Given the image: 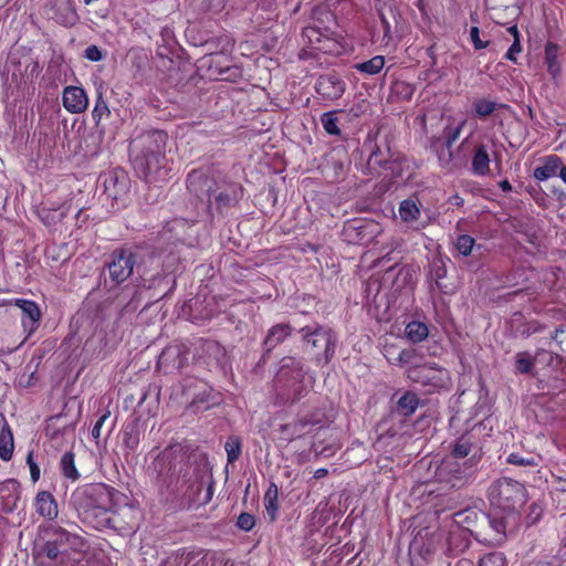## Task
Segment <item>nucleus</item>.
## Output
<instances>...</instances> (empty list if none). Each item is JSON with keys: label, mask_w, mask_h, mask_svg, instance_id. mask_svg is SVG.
Instances as JSON below:
<instances>
[{"label": "nucleus", "mask_w": 566, "mask_h": 566, "mask_svg": "<svg viewBox=\"0 0 566 566\" xmlns=\"http://www.w3.org/2000/svg\"><path fill=\"white\" fill-rule=\"evenodd\" d=\"M187 190L199 200L207 199V211L213 217L226 216L237 208L245 189L228 176H217L203 168L192 169L186 179Z\"/></svg>", "instance_id": "nucleus-1"}, {"label": "nucleus", "mask_w": 566, "mask_h": 566, "mask_svg": "<svg viewBox=\"0 0 566 566\" xmlns=\"http://www.w3.org/2000/svg\"><path fill=\"white\" fill-rule=\"evenodd\" d=\"M168 134L163 129H148L129 145V158L136 174L146 182L160 179L166 165Z\"/></svg>", "instance_id": "nucleus-2"}, {"label": "nucleus", "mask_w": 566, "mask_h": 566, "mask_svg": "<svg viewBox=\"0 0 566 566\" xmlns=\"http://www.w3.org/2000/svg\"><path fill=\"white\" fill-rule=\"evenodd\" d=\"M312 23L302 32L304 48L300 56H315L318 53L338 55L343 51L340 36L334 31L336 17L325 3L315 6L311 15Z\"/></svg>", "instance_id": "nucleus-3"}, {"label": "nucleus", "mask_w": 566, "mask_h": 566, "mask_svg": "<svg viewBox=\"0 0 566 566\" xmlns=\"http://www.w3.org/2000/svg\"><path fill=\"white\" fill-rule=\"evenodd\" d=\"M86 547V541L57 525H49L40 530L38 555L50 560L64 562L71 552L81 553Z\"/></svg>", "instance_id": "nucleus-4"}, {"label": "nucleus", "mask_w": 566, "mask_h": 566, "mask_svg": "<svg viewBox=\"0 0 566 566\" xmlns=\"http://www.w3.org/2000/svg\"><path fill=\"white\" fill-rule=\"evenodd\" d=\"M304 378L302 361L294 357H284L273 380L276 401L286 405L302 399L307 394Z\"/></svg>", "instance_id": "nucleus-5"}, {"label": "nucleus", "mask_w": 566, "mask_h": 566, "mask_svg": "<svg viewBox=\"0 0 566 566\" xmlns=\"http://www.w3.org/2000/svg\"><path fill=\"white\" fill-rule=\"evenodd\" d=\"M302 336L303 349L313 355L315 360L328 364L336 352L337 335L327 325L315 323L298 329Z\"/></svg>", "instance_id": "nucleus-6"}, {"label": "nucleus", "mask_w": 566, "mask_h": 566, "mask_svg": "<svg viewBox=\"0 0 566 566\" xmlns=\"http://www.w3.org/2000/svg\"><path fill=\"white\" fill-rule=\"evenodd\" d=\"M488 497L492 506L514 514L525 505L528 494L524 484L510 478H501L490 485Z\"/></svg>", "instance_id": "nucleus-7"}, {"label": "nucleus", "mask_w": 566, "mask_h": 566, "mask_svg": "<svg viewBox=\"0 0 566 566\" xmlns=\"http://www.w3.org/2000/svg\"><path fill=\"white\" fill-rule=\"evenodd\" d=\"M122 493L115 488L105 483L90 484L76 490L72 497L83 507L85 513L92 511L94 514L104 513L111 515L117 506Z\"/></svg>", "instance_id": "nucleus-8"}, {"label": "nucleus", "mask_w": 566, "mask_h": 566, "mask_svg": "<svg viewBox=\"0 0 566 566\" xmlns=\"http://www.w3.org/2000/svg\"><path fill=\"white\" fill-rule=\"evenodd\" d=\"M407 377L413 382L430 387L432 390L448 388L451 381L449 370L436 363L410 366L407 369Z\"/></svg>", "instance_id": "nucleus-9"}, {"label": "nucleus", "mask_w": 566, "mask_h": 566, "mask_svg": "<svg viewBox=\"0 0 566 566\" xmlns=\"http://www.w3.org/2000/svg\"><path fill=\"white\" fill-rule=\"evenodd\" d=\"M105 265L108 270L111 281L119 285L127 281L133 274L136 265V254L129 248L115 249Z\"/></svg>", "instance_id": "nucleus-10"}, {"label": "nucleus", "mask_w": 566, "mask_h": 566, "mask_svg": "<svg viewBox=\"0 0 566 566\" xmlns=\"http://www.w3.org/2000/svg\"><path fill=\"white\" fill-rule=\"evenodd\" d=\"M475 453L463 464H460L458 460L450 457L446 458L440 467L438 468V476L440 480L451 484L452 488L461 486L468 476L473 473V469L476 465Z\"/></svg>", "instance_id": "nucleus-11"}, {"label": "nucleus", "mask_w": 566, "mask_h": 566, "mask_svg": "<svg viewBox=\"0 0 566 566\" xmlns=\"http://www.w3.org/2000/svg\"><path fill=\"white\" fill-rule=\"evenodd\" d=\"M506 520L496 514L484 515L479 528L475 531V537L480 543L488 546H497L506 539Z\"/></svg>", "instance_id": "nucleus-12"}, {"label": "nucleus", "mask_w": 566, "mask_h": 566, "mask_svg": "<svg viewBox=\"0 0 566 566\" xmlns=\"http://www.w3.org/2000/svg\"><path fill=\"white\" fill-rule=\"evenodd\" d=\"M346 82L336 73L319 75L315 82V92L325 101H337L346 91Z\"/></svg>", "instance_id": "nucleus-13"}, {"label": "nucleus", "mask_w": 566, "mask_h": 566, "mask_svg": "<svg viewBox=\"0 0 566 566\" xmlns=\"http://www.w3.org/2000/svg\"><path fill=\"white\" fill-rule=\"evenodd\" d=\"M29 337L15 323L0 322V355H8L20 348Z\"/></svg>", "instance_id": "nucleus-14"}, {"label": "nucleus", "mask_w": 566, "mask_h": 566, "mask_svg": "<svg viewBox=\"0 0 566 566\" xmlns=\"http://www.w3.org/2000/svg\"><path fill=\"white\" fill-rule=\"evenodd\" d=\"M14 305L22 311L21 325L25 337L32 336L39 328L42 317L39 305L32 300L15 298Z\"/></svg>", "instance_id": "nucleus-15"}, {"label": "nucleus", "mask_w": 566, "mask_h": 566, "mask_svg": "<svg viewBox=\"0 0 566 566\" xmlns=\"http://www.w3.org/2000/svg\"><path fill=\"white\" fill-rule=\"evenodd\" d=\"M192 227L185 218H174L172 220L166 222L163 230L158 233V240L163 242H169L174 245L178 243H185L188 234V231Z\"/></svg>", "instance_id": "nucleus-16"}, {"label": "nucleus", "mask_w": 566, "mask_h": 566, "mask_svg": "<svg viewBox=\"0 0 566 566\" xmlns=\"http://www.w3.org/2000/svg\"><path fill=\"white\" fill-rule=\"evenodd\" d=\"M62 104L70 114H82L88 107V96L82 86L69 85L63 88Z\"/></svg>", "instance_id": "nucleus-17"}, {"label": "nucleus", "mask_w": 566, "mask_h": 566, "mask_svg": "<svg viewBox=\"0 0 566 566\" xmlns=\"http://www.w3.org/2000/svg\"><path fill=\"white\" fill-rule=\"evenodd\" d=\"M187 353L179 345L165 347L157 360V367L166 373L179 370L187 364Z\"/></svg>", "instance_id": "nucleus-18"}, {"label": "nucleus", "mask_w": 566, "mask_h": 566, "mask_svg": "<svg viewBox=\"0 0 566 566\" xmlns=\"http://www.w3.org/2000/svg\"><path fill=\"white\" fill-rule=\"evenodd\" d=\"M107 526L118 531H133L137 525L136 510L130 505L115 507L111 515L105 518Z\"/></svg>", "instance_id": "nucleus-19"}, {"label": "nucleus", "mask_w": 566, "mask_h": 566, "mask_svg": "<svg viewBox=\"0 0 566 566\" xmlns=\"http://www.w3.org/2000/svg\"><path fill=\"white\" fill-rule=\"evenodd\" d=\"M440 535L432 534L430 536H422L418 534L415 536L409 546V556L413 563L416 556L422 558L424 562H429L437 551V543L440 539Z\"/></svg>", "instance_id": "nucleus-20"}, {"label": "nucleus", "mask_w": 566, "mask_h": 566, "mask_svg": "<svg viewBox=\"0 0 566 566\" xmlns=\"http://www.w3.org/2000/svg\"><path fill=\"white\" fill-rule=\"evenodd\" d=\"M398 166H400L399 157L395 159L385 158L382 151L377 145L370 153L369 158L367 160L368 169L378 175L386 172L390 174L391 177H399L400 172L397 170Z\"/></svg>", "instance_id": "nucleus-21"}, {"label": "nucleus", "mask_w": 566, "mask_h": 566, "mask_svg": "<svg viewBox=\"0 0 566 566\" xmlns=\"http://www.w3.org/2000/svg\"><path fill=\"white\" fill-rule=\"evenodd\" d=\"M51 18L63 27H73L78 15L73 0H51Z\"/></svg>", "instance_id": "nucleus-22"}, {"label": "nucleus", "mask_w": 566, "mask_h": 566, "mask_svg": "<svg viewBox=\"0 0 566 566\" xmlns=\"http://www.w3.org/2000/svg\"><path fill=\"white\" fill-rule=\"evenodd\" d=\"M105 192L114 200H123L129 192L130 181L124 171H113L104 180Z\"/></svg>", "instance_id": "nucleus-23"}, {"label": "nucleus", "mask_w": 566, "mask_h": 566, "mask_svg": "<svg viewBox=\"0 0 566 566\" xmlns=\"http://www.w3.org/2000/svg\"><path fill=\"white\" fill-rule=\"evenodd\" d=\"M485 8L491 19L501 25L509 24L517 15L515 6L507 4L503 0H485Z\"/></svg>", "instance_id": "nucleus-24"}, {"label": "nucleus", "mask_w": 566, "mask_h": 566, "mask_svg": "<svg viewBox=\"0 0 566 566\" xmlns=\"http://www.w3.org/2000/svg\"><path fill=\"white\" fill-rule=\"evenodd\" d=\"M509 106L503 103H497L488 97H476L472 101L470 115L478 120L489 119L496 111L507 108Z\"/></svg>", "instance_id": "nucleus-25"}, {"label": "nucleus", "mask_w": 566, "mask_h": 566, "mask_svg": "<svg viewBox=\"0 0 566 566\" xmlns=\"http://www.w3.org/2000/svg\"><path fill=\"white\" fill-rule=\"evenodd\" d=\"M34 507L36 513L48 521H54L57 517V503L49 491L38 492L34 500Z\"/></svg>", "instance_id": "nucleus-26"}, {"label": "nucleus", "mask_w": 566, "mask_h": 566, "mask_svg": "<svg viewBox=\"0 0 566 566\" xmlns=\"http://www.w3.org/2000/svg\"><path fill=\"white\" fill-rule=\"evenodd\" d=\"M222 57L223 56L219 54L211 55L210 69L213 66L216 67V71H213L211 74L219 76L221 81L237 82L240 80L243 76L242 69L235 64H227L222 66L220 62Z\"/></svg>", "instance_id": "nucleus-27"}, {"label": "nucleus", "mask_w": 566, "mask_h": 566, "mask_svg": "<svg viewBox=\"0 0 566 566\" xmlns=\"http://www.w3.org/2000/svg\"><path fill=\"white\" fill-rule=\"evenodd\" d=\"M536 361L538 363H547L548 365H555L557 366L559 370V375L555 377V379L559 382L556 385V388H560L566 386V359L558 355L554 354L552 352H548L546 349H538L535 354Z\"/></svg>", "instance_id": "nucleus-28"}, {"label": "nucleus", "mask_w": 566, "mask_h": 566, "mask_svg": "<svg viewBox=\"0 0 566 566\" xmlns=\"http://www.w3.org/2000/svg\"><path fill=\"white\" fill-rule=\"evenodd\" d=\"M293 328L290 324L273 325L263 342V347L266 353L273 350L277 345L282 344L289 336H291Z\"/></svg>", "instance_id": "nucleus-29"}, {"label": "nucleus", "mask_w": 566, "mask_h": 566, "mask_svg": "<svg viewBox=\"0 0 566 566\" xmlns=\"http://www.w3.org/2000/svg\"><path fill=\"white\" fill-rule=\"evenodd\" d=\"M562 158L557 155H548L542 158V165L537 166L533 171V177L538 181H545L557 176L560 168Z\"/></svg>", "instance_id": "nucleus-30"}, {"label": "nucleus", "mask_w": 566, "mask_h": 566, "mask_svg": "<svg viewBox=\"0 0 566 566\" xmlns=\"http://www.w3.org/2000/svg\"><path fill=\"white\" fill-rule=\"evenodd\" d=\"M13 433L6 418L2 417L0 428V459L6 462L10 461L13 455Z\"/></svg>", "instance_id": "nucleus-31"}, {"label": "nucleus", "mask_w": 566, "mask_h": 566, "mask_svg": "<svg viewBox=\"0 0 566 566\" xmlns=\"http://www.w3.org/2000/svg\"><path fill=\"white\" fill-rule=\"evenodd\" d=\"M490 155L488 147L484 144H480L475 147L471 169L476 176H486L490 172Z\"/></svg>", "instance_id": "nucleus-32"}, {"label": "nucleus", "mask_w": 566, "mask_h": 566, "mask_svg": "<svg viewBox=\"0 0 566 566\" xmlns=\"http://www.w3.org/2000/svg\"><path fill=\"white\" fill-rule=\"evenodd\" d=\"M69 210V208L64 207L61 209L41 207L38 210V216L46 228L55 230L67 216Z\"/></svg>", "instance_id": "nucleus-33"}, {"label": "nucleus", "mask_w": 566, "mask_h": 566, "mask_svg": "<svg viewBox=\"0 0 566 566\" xmlns=\"http://www.w3.org/2000/svg\"><path fill=\"white\" fill-rule=\"evenodd\" d=\"M310 426H313L311 421L306 419H297L282 424L280 431L284 440L293 441L308 433L307 427Z\"/></svg>", "instance_id": "nucleus-34"}, {"label": "nucleus", "mask_w": 566, "mask_h": 566, "mask_svg": "<svg viewBox=\"0 0 566 566\" xmlns=\"http://www.w3.org/2000/svg\"><path fill=\"white\" fill-rule=\"evenodd\" d=\"M420 399L413 391H406L396 403V412L402 417H410L418 409Z\"/></svg>", "instance_id": "nucleus-35"}, {"label": "nucleus", "mask_w": 566, "mask_h": 566, "mask_svg": "<svg viewBox=\"0 0 566 566\" xmlns=\"http://www.w3.org/2000/svg\"><path fill=\"white\" fill-rule=\"evenodd\" d=\"M420 202L417 197H409L399 203L400 219L406 223L415 222L420 217Z\"/></svg>", "instance_id": "nucleus-36"}, {"label": "nucleus", "mask_w": 566, "mask_h": 566, "mask_svg": "<svg viewBox=\"0 0 566 566\" xmlns=\"http://www.w3.org/2000/svg\"><path fill=\"white\" fill-rule=\"evenodd\" d=\"M0 496L6 500V510L12 511L19 500V483L14 479H8L0 484Z\"/></svg>", "instance_id": "nucleus-37"}, {"label": "nucleus", "mask_w": 566, "mask_h": 566, "mask_svg": "<svg viewBox=\"0 0 566 566\" xmlns=\"http://www.w3.org/2000/svg\"><path fill=\"white\" fill-rule=\"evenodd\" d=\"M473 447V437L469 433H464L454 441L450 452V458L455 460H463L470 455Z\"/></svg>", "instance_id": "nucleus-38"}, {"label": "nucleus", "mask_w": 566, "mask_h": 566, "mask_svg": "<svg viewBox=\"0 0 566 566\" xmlns=\"http://www.w3.org/2000/svg\"><path fill=\"white\" fill-rule=\"evenodd\" d=\"M542 455L535 452H527L523 454L521 452H511L506 458V463L517 467H538L542 462Z\"/></svg>", "instance_id": "nucleus-39"}, {"label": "nucleus", "mask_w": 566, "mask_h": 566, "mask_svg": "<svg viewBox=\"0 0 566 566\" xmlns=\"http://www.w3.org/2000/svg\"><path fill=\"white\" fill-rule=\"evenodd\" d=\"M60 471L61 474L71 482H76L81 478V474L75 465V454L72 451H67L62 454L60 461Z\"/></svg>", "instance_id": "nucleus-40"}, {"label": "nucleus", "mask_w": 566, "mask_h": 566, "mask_svg": "<svg viewBox=\"0 0 566 566\" xmlns=\"http://www.w3.org/2000/svg\"><path fill=\"white\" fill-rule=\"evenodd\" d=\"M364 232V222L361 220H352L345 224L343 235L348 243L358 244L365 239Z\"/></svg>", "instance_id": "nucleus-41"}, {"label": "nucleus", "mask_w": 566, "mask_h": 566, "mask_svg": "<svg viewBox=\"0 0 566 566\" xmlns=\"http://www.w3.org/2000/svg\"><path fill=\"white\" fill-rule=\"evenodd\" d=\"M559 46L556 43L547 42L545 45V63L547 72L555 78L560 74V64L558 62Z\"/></svg>", "instance_id": "nucleus-42"}, {"label": "nucleus", "mask_w": 566, "mask_h": 566, "mask_svg": "<svg viewBox=\"0 0 566 566\" xmlns=\"http://www.w3.org/2000/svg\"><path fill=\"white\" fill-rule=\"evenodd\" d=\"M167 280V276L165 274H160V273H157L156 275H154L150 280H145L143 279V284L139 286V293L143 294L144 290L146 291H151L154 290V292L151 294H149V300L151 302H157L164 297L167 296V293H158L156 292V290L163 284L165 283Z\"/></svg>", "instance_id": "nucleus-43"}, {"label": "nucleus", "mask_w": 566, "mask_h": 566, "mask_svg": "<svg viewBox=\"0 0 566 566\" xmlns=\"http://www.w3.org/2000/svg\"><path fill=\"white\" fill-rule=\"evenodd\" d=\"M468 547V541L460 532H451L446 538L444 554L453 557Z\"/></svg>", "instance_id": "nucleus-44"}, {"label": "nucleus", "mask_w": 566, "mask_h": 566, "mask_svg": "<svg viewBox=\"0 0 566 566\" xmlns=\"http://www.w3.org/2000/svg\"><path fill=\"white\" fill-rule=\"evenodd\" d=\"M385 57L382 55H375L371 59L354 64V69L369 76L377 75L385 66Z\"/></svg>", "instance_id": "nucleus-45"}, {"label": "nucleus", "mask_w": 566, "mask_h": 566, "mask_svg": "<svg viewBox=\"0 0 566 566\" xmlns=\"http://www.w3.org/2000/svg\"><path fill=\"white\" fill-rule=\"evenodd\" d=\"M405 333L411 343L417 344L428 337L429 329L424 323L419 321H411L407 324Z\"/></svg>", "instance_id": "nucleus-46"}, {"label": "nucleus", "mask_w": 566, "mask_h": 566, "mask_svg": "<svg viewBox=\"0 0 566 566\" xmlns=\"http://www.w3.org/2000/svg\"><path fill=\"white\" fill-rule=\"evenodd\" d=\"M422 356L416 348H407L401 349L397 353V357H392L395 360V366L403 367V366H413L420 365Z\"/></svg>", "instance_id": "nucleus-47"}, {"label": "nucleus", "mask_w": 566, "mask_h": 566, "mask_svg": "<svg viewBox=\"0 0 566 566\" xmlns=\"http://www.w3.org/2000/svg\"><path fill=\"white\" fill-rule=\"evenodd\" d=\"M111 116V111L106 99L104 98L103 91L99 88L96 92V98L94 108L92 111V118L95 125H99L103 118H107Z\"/></svg>", "instance_id": "nucleus-48"}, {"label": "nucleus", "mask_w": 566, "mask_h": 566, "mask_svg": "<svg viewBox=\"0 0 566 566\" xmlns=\"http://www.w3.org/2000/svg\"><path fill=\"white\" fill-rule=\"evenodd\" d=\"M277 496V486L274 483H271V485L269 486L264 494V506L271 521H274L276 518V514L279 511Z\"/></svg>", "instance_id": "nucleus-49"}, {"label": "nucleus", "mask_w": 566, "mask_h": 566, "mask_svg": "<svg viewBox=\"0 0 566 566\" xmlns=\"http://www.w3.org/2000/svg\"><path fill=\"white\" fill-rule=\"evenodd\" d=\"M467 124V119H462L458 125H447L443 128L442 137L444 139L446 148L449 150V155L451 156V148L457 139L460 137L464 126Z\"/></svg>", "instance_id": "nucleus-50"}, {"label": "nucleus", "mask_w": 566, "mask_h": 566, "mask_svg": "<svg viewBox=\"0 0 566 566\" xmlns=\"http://www.w3.org/2000/svg\"><path fill=\"white\" fill-rule=\"evenodd\" d=\"M139 430L136 424H127L123 429V446L126 450L134 452L139 446Z\"/></svg>", "instance_id": "nucleus-51"}, {"label": "nucleus", "mask_w": 566, "mask_h": 566, "mask_svg": "<svg viewBox=\"0 0 566 566\" xmlns=\"http://www.w3.org/2000/svg\"><path fill=\"white\" fill-rule=\"evenodd\" d=\"M337 111L325 112L321 115V123L324 130L328 135L339 136L340 129L338 127Z\"/></svg>", "instance_id": "nucleus-52"}, {"label": "nucleus", "mask_w": 566, "mask_h": 566, "mask_svg": "<svg viewBox=\"0 0 566 566\" xmlns=\"http://www.w3.org/2000/svg\"><path fill=\"white\" fill-rule=\"evenodd\" d=\"M391 94L402 101L411 99L415 88L406 81H396L391 85Z\"/></svg>", "instance_id": "nucleus-53"}, {"label": "nucleus", "mask_w": 566, "mask_h": 566, "mask_svg": "<svg viewBox=\"0 0 566 566\" xmlns=\"http://www.w3.org/2000/svg\"><path fill=\"white\" fill-rule=\"evenodd\" d=\"M478 566H507V559L502 552H491L480 557Z\"/></svg>", "instance_id": "nucleus-54"}, {"label": "nucleus", "mask_w": 566, "mask_h": 566, "mask_svg": "<svg viewBox=\"0 0 566 566\" xmlns=\"http://www.w3.org/2000/svg\"><path fill=\"white\" fill-rule=\"evenodd\" d=\"M475 240L469 234L458 235L454 248L462 256H469L472 253Z\"/></svg>", "instance_id": "nucleus-55"}, {"label": "nucleus", "mask_w": 566, "mask_h": 566, "mask_svg": "<svg viewBox=\"0 0 566 566\" xmlns=\"http://www.w3.org/2000/svg\"><path fill=\"white\" fill-rule=\"evenodd\" d=\"M224 448L228 463H234L241 455V440L238 437H230Z\"/></svg>", "instance_id": "nucleus-56"}, {"label": "nucleus", "mask_w": 566, "mask_h": 566, "mask_svg": "<svg viewBox=\"0 0 566 566\" xmlns=\"http://www.w3.org/2000/svg\"><path fill=\"white\" fill-rule=\"evenodd\" d=\"M534 360H536V358L534 357L533 359L527 353H518L515 361L516 369L521 374H531L534 367Z\"/></svg>", "instance_id": "nucleus-57"}, {"label": "nucleus", "mask_w": 566, "mask_h": 566, "mask_svg": "<svg viewBox=\"0 0 566 566\" xmlns=\"http://www.w3.org/2000/svg\"><path fill=\"white\" fill-rule=\"evenodd\" d=\"M155 471L158 472V475H164V469L166 465H168V471L171 470V451L166 449L163 452H160L157 458L155 459L154 463Z\"/></svg>", "instance_id": "nucleus-58"}, {"label": "nucleus", "mask_w": 566, "mask_h": 566, "mask_svg": "<svg viewBox=\"0 0 566 566\" xmlns=\"http://www.w3.org/2000/svg\"><path fill=\"white\" fill-rule=\"evenodd\" d=\"M551 494H565L566 493V476L551 471Z\"/></svg>", "instance_id": "nucleus-59"}, {"label": "nucleus", "mask_w": 566, "mask_h": 566, "mask_svg": "<svg viewBox=\"0 0 566 566\" xmlns=\"http://www.w3.org/2000/svg\"><path fill=\"white\" fill-rule=\"evenodd\" d=\"M551 339L560 352L566 353V323L555 328L554 333L551 335Z\"/></svg>", "instance_id": "nucleus-60"}, {"label": "nucleus", "mask_w": 566, "mask_h": 566, "mask_svg": "<svg viewBox=\"0 0 566 566\" xmlns=\"http://www.w3.org/2000/svg\"><path fill=\"white\" fill-rule=\"evenodd\" d=\"M444 147L446 145L442 136H432L429 138L428 148L430 151L434 153L440 160L444 154Z\"/></svg>", "instance_id": "nucleus-61"}, {"label": "nucleus", "mask_w": 566, "mask_h": 566, "mask_svg": "<svg viewBox=\"0 0 566 566\" xmlns=\"http://www.w3.org/2000/svg\"><path fill=\"white\" fill-rule=\"evenodd\" d=\"M34 452L31 450L28 452L27 454V464L30 469V476H31V481L33 483H36L39 480H40V476H41V470H40V467L39 464L34 461Z\"/></svg>", "instance_id": "nucleus-62"}, {"label": "nucleus", "mask_w": 566, "mask_h": 566, "mask_svg": "<svg viewBox=\"0 0 566 566\" xmlns=\"http://www.w3.org/2000/svg\"><path fill=\"white\" fill-rule=\"evenodd\" d=\"M255 524L254 516L250 513L243 512L239 515L237 520V526L245 532H249L253 528Z\"/></svg>", "instance_id": "nucleus-63"}, {"label": "nucleus", "mask_w": 566, "mask_h": 566, "mask_svg": "<svg viewBox=\"0 0 566 566\" xmlns=\"http://www.w3.org/2000/svg\"><path fill=\"white\" fill-rule=\"evenodd\" d=\"M312 449L316 453V455L323 457H331L336 451V448L333 444L323 447L321 440H315L312 444Z\"/></svg>", "instance_id": "nucleus-64"}]
</instances>
